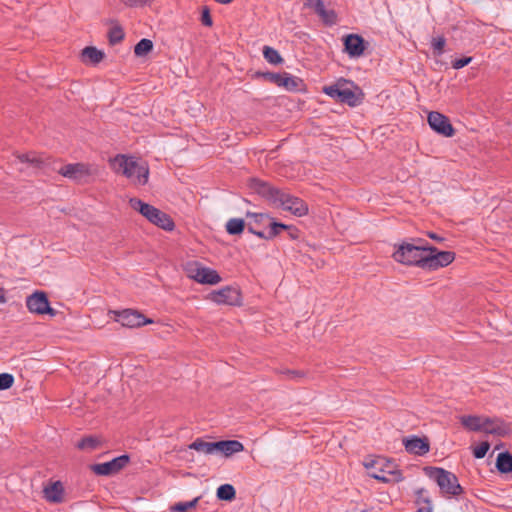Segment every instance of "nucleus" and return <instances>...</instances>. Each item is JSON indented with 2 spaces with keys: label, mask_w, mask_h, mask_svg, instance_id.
I'll use <instances>...</instances> for the list:
<instances>
[{
  "label": "nucleus",
  "mask_w": 512,
  "mask_h": 512,
  "mask_svg": "<svg viewBox=\"0 0 512 512\" xmlns=\"http://www.w3.org/2000/svg\"><path fill=\"white\" fill-rule=\"evenodd\" d=\"M249 186L255 193L273 206L281 207L283 210L289 211L298 217L308 213V206L301 198L293 196L268 182L253 178Z\"/></svg>",
  "instance_id": "1"
},
{
  "label": "nucleus",
  "mask_w": 512,
  "mask_h": 512,
  "mask_svg": "<svg viewBox=\"0 0 512 512\" xmlns=\"http://www.w3.org/2000/svg\"><path fill=\"white\" fill-rule=\"evenodd\" d=\"M110 166L117 174H122L134 185H145L149 179L147 163H140L134 157L118 154L110 160Z\"/></svg>",
  "instance_id": "2"
},
{
  "label": "nucleus",
  "mask_w": 512,
  "mask_h": 512,
  "mask_svg": "<svg viewBox=\"0 0 512 512\" xmlns=\"http://www.w3.org/2000/svg\"><path fill=\"white\" fill-rule=\"evenodd\" d=\"M427 247L428 245L423 239L417 238L415 243H401L394 251L392 257L398 263L423 268Z\"/></svg>",
  "instance_id": "3"
},
{
  "label": "nucleus",
  "mask_w": 512,
  "mask_h": 512,
  "mask_svg": "<svg viewBox=\"0 0 512 512\" xmlns=\"http://www.w3.org/2000/svg\"><path fill=\"white\" fill-rule=\"evenodd\" d=\"M425 474L433 479L439 486L441 492L449 496H459L463 493V488L459 484L457 476L444 468L427 466L424 468Z\"/></svg>",
  "instance_id": "4"
},
{
  "label": "nucleus",
  "mask_w": 512,
  "mask_h": 512,
  "mask_svg": "<svg viewBox=\"0 0 512 512\" xmlns=\"http://www.w3.org/2000/svg\"><path fill=\"white\" fill-rule=\"evenodd\" d=\"M368 475L380 482L389 483L391 481H401L402 474L396 469L393 462L385 458H378L364 462Z\"/></svg>",
  "instance_id": "5"
},
{
  "label": "nucleus",
  "mask_w": 512,
  "mask_h": 512,
  "mask_svg": "<svg viewBox=\"0 0 512 512\" xmlns=\"http://www.w3.org/2000/svg\"><path fill=\"white\" fill-rule=\"evenodd\" d=\"M186 271L191 279L201 284L215 285L221 281V276L216 270L205 267L197 261L189 262Z\"/></svg>",
  "instance_id": "6"
},
{
  "label": "nucleus",
  "mask_w": 512,
  "mask_h": 512,
  "mask_svg": "<svg viewBox=\"0 0 512 512\" xmlns=\"http://www.w3.org/2000/svg\"><path fill=\"white\" fill-rule=\"evenodd\" d=\"M426 252L423 269L427 270H437L438 268L446 267L455 259L454 252L439 251L433 246H428Z\"/></svg>",
  "instance_id": "7"
},
{
  "label": "nucleus",
  "mask_w": 512,
  "mask_h": 512,
  "mask_svg": "<svg viewBox=\"0 0 512 512\" xmlns=\"http://www.w3.org/2000/svg\"><path fill=\"white\" fill-rule=\"evenodd\" d=\"M113 313L115 315V320L124 327L137 328L153 323V320L147 319L137 310L124 309L122 311H113Z\"/></svg>",
  "instance_id": "8"
},
{
  "label": "nucleus",
  "mask_w": 512,
  "mask_h": 512,
  "mask_svg": "<svg viewBox=\"0 0 512 512\" xmlns=\"http://www.w3.org/2000/svg\"><path fill=\"white\" fill-rule=\"evenodd\" d=\"M26 306L31 313L56 315V310L50 307L48 297L43 291H36L26 299Z\"/></svg>",
  "instance_id": "9"
},
{
  "label": "nucleus",
  "mask_w": 512,
  "mask_h": 512,
  "mask_svg": "<svg viewBox=\"0 0 512 512\" xmlns=\"http://www.w3.org/2000/svg\"><path fill=\"white\" fill-rule=\"evenodd\" d=\"M209 298L211 301L221 305L238 306L242 302L240 290L232 286H226L211 292Z\"/></svg>",
  "instance_id": "10"
},
{
  "label": "nucleus",
  "mask_w": 512,
  "mask_h": 512,
  "mask_svg": "<svg viewBox=\"0 0 512 512\" xmlns=\"http://www.w3.org/2000/svg\"><path fill=\"white\" fill-rule=\"evenodd\" d=\"M323 92L341 103L348 104L352 107L357 105L358 101L355 93L350 88L344 87L340 83L325 86Z\"/></svg>",
  "instance_id": "11"
},
{
  "label": "nucleus",
  "mask_w": 512,
  "mask_h": 512,
  "mask_svg": "<svg viewBox=\"0 0 512 512\" xmlns=\"http://www.w3.org/2000/svg\"><path fill=\"white\" fill-rule=\"evenodd\" d=\"M428 124L432 130L444 137H452L455 133L449 118L440 112H430L428 115Z\"/></svg>",
  "instance_id": "12"
},
{
  "label": "nucleus",
  "mask_w": 512,
  "mask_h": 512,
  "mask_svg": "<svg viewBox=\"0 0 512 512\" xmlns=\"http://www.w3.org/2000/svg\"><path fill=\"white\" fill-rule=\"evenodd\" d=\"M129 460L128 455H121L105 463L93 464L91 470L97 475H113L122 470L129 463Z\"/></svg>",
  "instance_id": "13"
},
{
  "label": "nucleus",
  "mask_w": 512,
  "mask_h": 512,
  "mask_svg": "<svg viewBox=\"0 0 512 512\" xmlns=\"http://www.w3.org/2000/svg\"><path fill=\"white\" fill-rule=\"evenodd\" d=\"M57 172L68 179L81 181L92 174V166L85 163H71L63 165Z\"/></svg>",
  "instance_id": "14"
},
{
  "label": "nucleus",
  "mask_w": 512,
  "mask_h": 512,
  "mask_svg": "<svg viewBox=\"0 0 512 512\" xmlns=\"http://www.w3.org/2000/svg\"><path fill=\"white\" fill-rule=\"evenodd\" d=\"M461 424L468 430L484 432L486 434H504L505 431L499 427L488 428L484 426V418L476 415H464L460 417Z\"/></svg>",
  "instance_id": "15"
},
{
  "label": "nucleus",
  "mask_w": 512,
  "mask_h": 512,
  "mask_svg": "<svg viewBox=\"0 0 512 512\" xmlns=\"http://www.w3.org/2000/svg\"><path fill=\"white\" fill-rule=\"evenodd\" d=\"M367 44L368 43L359 34H348L343 37L344 51L353 58L362 56Z\"/></svg>",
  "instance_id": "16"
},
{
  "label": "nucleus",
  "mask_w": 512,
  "mask_h": 512,
  "mask_svg": "<svg viewBox=\"0 0 512 512\" xmlns=\"http://www.w3.org/2000/svg\"><path fill=\"white\" fill-rule=\"evenodd\" d=\"M403 445L410 454L423 456L430 450V443L426 437L411 436L403 438Z\"/></svg>",
  "instance_id": "17"
},
{
  "label": "nucleus",
  "mask_w": 512,
  "mask_h": 512,
  "mask_svg": "<svg viewBox=\"0 0 512 512\" xmlns=\"http://www.w3.org/2000/svg\"><path fill=\"white\" fill-rule=\"evenodd\" d=\"M145 218L152 224L166 231H172L175 226L172 218L167 213L152 205L150 206V209Z\"/></svg>",
  "instance_id": "18"
},
{
  "label": "nucleus",
  "mask_w": 512,
  "mask_h": 512,
  "mask_svg": "<svg viewBox=\"0 0 512 512\" xmlns=\"http://www.w3.org/2000/svg\"><path fill=\"white\" fill-rule=\"evenodd\" d=\"M16 157L20 163L28 164L35 169H44L50 164L49 158H43L34 152L18 154Z\"/></svg>",
  "instance_id": "19"
},
{
  "label": "nucleus",
  "mask_w": 512,
  "mask_h": 512,
  "mask_svg": "<svg viewBox=\"0 0 512 512\" xmlns=\"http://www.w3.org/2000/svg\"><path fill=\"white\" fill-rule=\"evenodd\" d=\"M43 492L44 498L51 503H61L63 501L64 488L60 481L46 486Z\"/></svg>",
  "instance_id": "20"
},
{
  "label": "nucleus",
  "mask_w": 512,
  "mask_h": 512,
  "mask_svg": "<svg viewBox=\"0 0 512 512\" xmlns=\"http://www.w3.org/2000/svg\"><path fill=\"white\" fill-rule=\"evenodd\" d=\"M304 82L299 77L283 72L281 83L279 87L285 88L287 91L297 92L304 89Z\"/></svg>",
  "instance_id": "21"
},
{
  "label": "nucleus",
  "mask_w": 512,
  "mask_h": 512,
  "mask_svg": "<svg viewBox=\"0 0 512 512\" xmlns=\"http://www.w3.org/2000/svg\"><path fill=\"white\" fill-rule=\"evenodd\" d=\"M243 449V444L237 440L217 441V453H222L225 456H231L234 453L243 451Z\"/></svg>",
  "instance_id": "22"
},
{
  "label": "nucleus",
  "mask_w": 512,
  "mask_h": 512,
  "mask_svg": "<svg viewBox=\"0 0 512 512\" xmlns=\"http://www.w3.org/2000/svg\"><path fill=\"white\" fill-rule=\"evenodd\" d=\"M81 57L84 63L96 65L104 59L105 54L94 46H88L82 50Z\"/></svg>",
  "instance_id": "23"
},
{
  "label": "nucleus",
  "mask_w": 512,
  "mask_h": 512,
  "mask_svg": "<svg viewBox=\"0 0 512 512\" xmlns=\"http://www.w3.org/2000/svg\"><path fill=\"white\" fill-rule=\"evenodd\" d=\"M484 426H487L490 429L495 428V427L496 428L499 427V428L503 429L505 431L504 434H494L495 436H498V437H505L512 432L511 424L505 422L503 419L498 418V417H494V418L484 417Z\"/></svg>",
  "instance_id": "24"
},
{
  "label": "nucleus",
  "mask_w": 512,
  "mask_h": 512,
  "mask_svg": "<svg viewBox=\"0 0 512 512\" xmlns=\"http://www.w3.org/2000/svg\"><path fill=\"white\" fill-rule=\"evenodd\" d=\"M189 448L204 454H216L217 442H206L198 438L189 445Z\"/></svg>",
  "instance_id": "25"
},
{
  "label": "nucleus",
  "mask_w": 512,
  "mask_h": 512,
  "mask_svg": "<svg viewBox=\"0 0 512 512\" xmlns=\"http://www.w3.org/2000/svg\"><path fill=\"white\" fill-rule=\"evenodd\" d=\"M246 227L247 224L242 218H231L225 225L226 231L229 235H240Z\"/></svg>",
  "instance_id": "26"
},
{
  "label": "nucleus",
  "mask_w": 512,
  "mask_h": 512,
  "mask_svg": "<svg viewBox=\"0 0 512 512\" xmlns=\"http://www.w3.org/2000/svg\"><path fill=\"white\" fill-rule=\"evenodd\" d=\"M217 498L223 501H232L236 497V490L231 484H223L217 488Z\"/></svg>",
  "instance_id": "27"
},
{
  "label": "nucleus",
  "mask_w": 512,
  "mask_h": 512,
  "mask_svg": "<svg viewBox=\"0 0 512 512\" xmlns=\"http://www.w3.org/2000/svg\"><path fill=\"white\" fill-rule=\"evenodd\" d=\"M263 56L267 62H269L270 64H273V65H279L284 62V59L279 54V52L270 46H264Z\"/></svg>",
  "instance_id": "28"
},
{
  "label": "nucleus",
  "mask_w": 512,
  "mask_h": 512,
  "mask_svg": "<svg viewBox=\"0 0 512 512\" xmlns=\"http://www.w3.org/2000/svg\"><path fill=\"white\" fill-rule=\"evenodd\" d=\"M247 218H251V221L256 229H259L260 226L267 225L270 222L271 216L267 213H255L248 211L246 213Z\"/></svg>",
  "instance_id": "29"
},
{
  "label": "nucleus",
  "mask_w": 512,
  "mask_h": 512,
  "mask_svg": "<svg viewBox=\"0 0 512 512\" xmlns=\"http://www.w3.org/2000/svg\"><path fill=\"white\" fill-rule=\"evenodd\" d=\"M153 49V42L150 39H141L134 47V53L138 57L147 55Z\"/></svg>",
  "instance_id": "30"
},
{
  "label": "nucleus",
  "mask_w": 512,
  "mask_h": 512,
  "mask_svg": "<svg viewBox=\"0 0 512 512\" xmlns=\"http://www.w3.org/2000/svg\"><path fill=\"white\" fill-rule=\"evenodd\" d=\"M268 227V237L274 239L275 237L280 235L282 231H286L288 225L282 222H278L273 217H271L270 222L268 223Z\"/></svg>",
  "instance_id": "31"
},
{
  "label": "nucleus",
  "mask_w": 512,
  "mask_h": 512,
  "mask_svg": "<svg viewBox=\"0 0 512 512\" xmlns=\"http://www.w3.org/2000/svg\"><path fill=\"white\" fill-rule=\"evenodd\" d=\"M100 445V441L95 436H87L78 441L76 447L80 450H95Z\"/></svg>",
  "instance_id": "32"
},
{
  "label": "nucleus",
  "mask_w": 512,
  "mask_h": 512,
  "mask_svg": "<svg viewBox=\"0 0 512 512\" xmlns=\"http://www.w3.org/2000/svg\"><path fill=\"white\" fill-rule=\"evenodd\" d=\"M322 22L327 26L335 25L337 14L333 9H326L325 6L317 13Z\"/></svg>",
  "instance_id": "33"
},
{
  "label": "nucleus",
  "mask_w": 512,
  "mask_h": 512,
  "mask_svg": "<svg viewBox=\"0 0 512 512\" xmlns=\"http://www.w3.org/2000/svg\"><path fill=\"white\" fill-rule=\"evenodd\" d=\"M277 373L284 376L285 379L295 382H300L306 376L303 370L279 369Z\"/></svg>",
  "instance_id": "34"
},
{
  "label": "nucleus",
  "mask_w": 512,
  "mask_h": 512,
  "mask_svg": "<svg viewBox=\"0 0 512 512\" xmlns=\"http://www.w3.org/2000/svg\"><path fill=\"white\" fill-rule=\"evenodd\" d=\"M200 497H196L191 501L178 502L170 507L171 512H187L189 509H193L197 506Z\"/></svg>",
  "instance_id": "35"
},
{
  "label": "nucleus",
  "mask_w": 512,
  "mask_h": 512,
  "mask_svg": "<svg viewBox=\"0 0 512 512\" xmlns=\"http://www.w3.org/2000/svg\"><path fill=\"white\" fill-rule=\"evenodd\" d=\"M129 204L131 208H133L135 211H138L144 217H146L151 206L150 204L145 203L138 198H131L129 200Z\"/></svg>",
  "instance_id": "36"
},
{
  "label": "nucleus",
  "mask_w": 512,
  "mask_h": 512,
  "mask_svg": "<svg viewBox=\"0 0 512 512\" xmlns=\"http://www.w3.org/2000/svg\"><path fill=\"white\" fill-rule=\"evenodd\" d=\"M129 204L131 208H133L135 211H138L144 217H146L151 206L150 204L145 203L138 198H131L129 200Z\"/></svg>",
  "instance_id": "37"
},
{
  "label": "nucleus",
  "mask_w": 512,
  "mask_h": 512,
  "mask_svg": "<svg viewBox=\"0 0 512 512\" xmlns=\"http://www.w3.org/2000/svg\"><path fill=\"white\" fill-rule=\"evenodd\" d=\"M109 43L115 45L124 39V32L120 26H114L108 33Z\"/></svg>",
  "instance_id": "38"
},
{
  "label": "nucleus",
  "mask_w": 512,
  "mask_h": 512,
  "mask_svg": "<svg viewBox=\"0 0 512 512\" xmlns=\"http://www.w3.org/2000/svg\"><path fill=\"white\" fill-rule=\"evenodd\" d=\"M445 44L446 39L443 36L432 38L431 46L435 56H441L444 53Z\"/></svg>",
  "instance_id": "39"
},
{
  "label": "nucleus",
  "mask_w": 512,
  "mask_h": 512,
  "mask_svg": "<svg viewBox=\"0 0 512 512\" xmlns=\"http://www.w3.org/2000/svg\"><path fill=\"white\" fill-rule=\"evenodd\" d=\"M258 75L261 76L264 80H266L270 83H273L279 87L283 73L263 72V73H258Z\"/></svg>",
  "instance_id": "40"
},
{
  "label": "nucleus",
  "mask_w": 512,
  "mask_h": 512,
  "mask_svg": "<svg viewBox=\"0 0 512 512\" xmlns=\"http://www.w3.org/2000/svg\"><path fill=\"white\" fill-rule=\"evenodd\" d=\"M14 376L10 373H1L0 374V391L7 390L11 388L14 384Z\"/></svg>",
  "instance_id": "41"
},
{
  "label": "nucleus",
  "mask_w": 512,
  "mask_h": 512,
  "mask_svg": "<svg viewBox=\"0 0 512 512\" xmlns=\"http://www.w3.org/2000/svg\"><path fill=\"white\" fill-rule=\"evenodd\" d=\"M490 449V443L487 441L481 442L477 447L473 449V455L477 459L484 458Z\"/></svg>",
  "instance_id": "42"
},
{
  "label": "nucleus",
  "mask_w": 512,
  "mask_h": 512,
  "mask_svg": "<svg viewBox=\"0 0 512 512\" xmlns=\"http://www.w3.org/2000/svg\"><path fill=\"white\" fill-rule=\"evenodd\" d=\"M247 230L251 234L256 235L257 237L264 239V240H272V238L268 237V232H264L260 229H256L254 224L252 222L247 223Z\"/></svg>",
  "instance_id": "43"
},
{
  "label": "nucleus",
  "mask_w": 512,
  "mask_h": 512,
  "mask_svg": "<svg viewBox=\"0 0 512 512\" xmlns=\"http://www.w3.org/2000/svg\"><path fill=\"white\" fill-rule=\"evenodd\" d=\"M305 6L312 8L317 14L325 5L322 0H306Z\"/></svg>",
  "instance_id": "44"
},
{
  "label": "nucleus",
  "mask_w": 512,
  "mask_h": 512,
  "mask_svg": "<svg viewBox=\"0 0 512 512\" xmlns=\"http://www.w3.org/2000/svg\"><path fill=\"white\" fill-rule=\"evenodd\" d=\"M201 22L204 26L210 27L213 24L212 17L210 15V10L208 7H204L201 15Z\"/></svg>",
  "instance_id": "45"
},
{
  "label": "nucleus",
  "mask_w": 512,
  "mask_h": 512,
  "mask_svg": "<svg viewBox=\"0 0 512 512\" xmlns=\"http://www.w3.org/2000/svg\"><path fill=\"white\" fill-rule=\"evenodd\" d=\"M471 61L472 57H463L460 59H456L455 61L452 62V67L458 70L470 64Z\"/></svg>",
  "instance_id": "46"
},
{
  "label": "nucleus",
  "mask_w": 512,
  "mask_h": 512,
  "mask_svg": "<svg viewBox=\"0 0 512 512\" xmlns=\"http://www.w3.org/2000/svg\"><path fill=\"white\" fill-rule=\"evenodd\" d=\"M286 231L288 233L289 238L292 240H296L300 237V230L293 225H288Z\"/></svg>",
  "instance_id": "47"
},
{
  "label": "nucleus",
  "mask_w": 512,
  "mask_h": 512,
  "mask_svg": "<svg viewBox=\"0 0 512 512\" xmlns=\"http://www.w3.org/2000/svg\"><path fill=\"white\" fill-rule=\"evenodd\" d=\"M426 503H427V506L420 507L418 509V512H432V508L430 506V502L426 501Z\"/></svg>",
  "instance_id": "48"
},
{
  "label": "nucleus",
  "mask_w": 512,
  "mask_h": 512,
  "mask_svg": "<svg viewBox=\"0 0 512 512\" xmlns=\"http://www.w3.org/2000/svg\"><path fill=\"white\" fill-rule=\"evenodd\" d=\"M6 291L4 288L0 287V303H6Z\"/></svg>",
  "instance_id": "49"
},
{
  "label": "nucleus",
  "mask_w": 512,
  "mask_h": 512,
  "mask_svg": "<svg viewBox=\"0 0 512 512\" xmlns=\"http://www.w3.org/2000/svg\"><path fill=\"white\" fill-rule=\"evenodd\" d=\"M428 236L433 239V240H436V241H442L443 238L438 236L437 234L433 233V232H429L428 233Z\"/></svg>",
  "instance_id": "50"
},
{
  "label": "nucleus",
  "mask_w": 512,
  "mask_h": 512,
  "mask_svg": "<svg viewBox=\"0 0 512 512\" xmlns=\"http://www.w3.org/2000/svg\"><path fill=\"white\" fill-rule=\"evenodd\" d=\"M215 2L219 3V4H229L231 3L233 0H214Z\"/></svg>",
  "instance_id": "51"
}]
</instances>
